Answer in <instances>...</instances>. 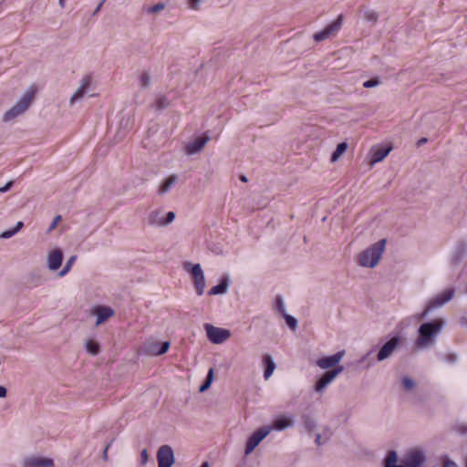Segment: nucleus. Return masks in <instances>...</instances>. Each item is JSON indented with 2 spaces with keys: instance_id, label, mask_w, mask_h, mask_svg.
Listing matches in <instances>:
<instances>
[{
  "instance_id": "a19ab883",
  "label": "nucleus",
  "mask_w": 467,
  "mask_h": 467,
  "mask_svg": "<svg viewBox=\"0 0 467 467\" xmlns=\"http://www.w3.org/2000/svg\"><path fill=\"white\" fill-rule=\"evenodd\" d=\"M445 360L449 363H455L458 360V357L455 354H449Z\"/></svg>"
},
{
  "instance_id": "6ab92c4d",
  "label": "nucleus",
  "mask_w": 467,
  "mask_h": 467,
  "mask_svg": "<svg viewBox=\"0 0 467 467\" xmlns=\"http://www.w3.org/2000/svg\"><path fill=\"white\" fill-rule=\"evenodd\" d=\"M62 259H63V254L60 250L56 249V250L51 251L49 253L48 258H47L48 267L51 270H57L61 266Z\"/></svg>"
},
{
  "instance_id": "8fccbe9b",
  "label": "nucleus",
  "mask_w": 467,
  "mask_h": 467,
  "mask_svg": "<svg viewBox=\"0 0 467 467\" xmlns=\"http://www.w3.org/2000/svg\"><path fill=\"white\" fill-rule=\"evenodd\" d=\"M6 396V389L5 387L0 386V398H4Z\"/></svg>"
},
{
  "instance_id": "864d4df0",
  "label": "nucleus",
  "mask_w": 467,
  "mask_h": 467,
  "mask_svg": "<svg viewBox=\"0 0 467 467\" xmlns=\"http://www.w3.org/2000/svg\"><path fill=\"white\" fill-rule=\"evenodd\" d=\"M385 244H386V240L381 239V253L384 251Z\"/></svg>"
},
{
  "instance_id": "f03ea898",
  "label": "nucleus",
  "mask_w": 467,
  "mask_h": 467,
  "mask_svg": "<svg viewBox=\"0 0 467 467\" xmlns=\"http://www.w3.org/2000/svg\"><path fill=\"white\" fill-rule=\"evenodd\" d=\"M36 92V90L35 87H30V88L24 94L21 99L12 109L5 112L4 120H10L26 111L31 104Z\"/></svg>"
},
{
  "instance_id": "7c9ffc66",
  "label": "nucleus",
  "mask_w": 467,
  "mask_h": 467,
  "mask_svg": "<svg viewBox=\"0 0 467 467\" xmlns=\"http://www.w3.org/2000/svg\"><path fill=\"white\" fill-rule=\"evenodd\" d=\"M284 317L286 321V324L288 325V327L291 328V329H296V326H297V321L295 317H293L292 316L290 315H287V314H284Z\"/></svg>"
},
{
  "instance_id": "f3484780",
  "label": "nucleus",
  "mask_w": 467,
  "mask_h": 467,
  "mask_svg": "<svg viewBox=\"0 0 467 467\" xmlns=\"http://www.w3.org/2000/svg\"><path fill=\"white\" fill-rule=\"evenodd\" d=\"M93 314L97 316L96 324L99 326L105 322L108 318L114 316V310L109 306H96L93 309Z\"/></svg>"
},
{
  "instance_id": "49530a36",
  "label": "nucleus",
  "mask_w": 467,
  "mask_h": 467,
  "mask_svg": "<svg viewBox=\"0 0 467 467\" xmlns=\"http://www.w3.org/2000/svg\"><path fill=\"white\" fill-rule=\"evenodd\" d=\"M443 467H458V466L454 462L448 460L444 462Z\"/></svg>"
},
{
  "instance_id": "09e8293b",
  "label": "nucleus",
  "mask_w": 467,
  "mask_h": 467,
  "mask_svg": "<svg viewBox=\"0 0 467 467\" xmlns=\"http://www.w3.org/2000/svg\"><path fill=\"white\" fill-rule=\"evenodd\" d=\"M211 385L210 381L205 380V382L200 387V391L206 390Z\"/></svg>"
},
{
  "instance_id": "2eb2a0df",
  "label": "nucleus",
  "mask_w": 467,
  "mask_h": 467,
  "mask_svg": "<svg viewBox=\"0 0 467 467\" xmlns=\"http://www.w3.org/2000/svg\"><path fill=\"white\" fill-rule=\"evenodd\" d=\"M342 367L337 368L333 370L326 372L323 377L317 382L316 390L321 391L327 384H329L340 372Z\"/></svg>"
},
{
  "instance_id": "a878e982",
  "label": "nucleus",
  "mask_w": 467,
  "mask_h": 467,
  "mask_svg": "<svg viewBox=\"0 0 467 467\" xmlns=\"http://www.w3.org/2000/svg\"><path fill=\"white\" fill-rule=\"evenodd\" d=\"M348 150V143L347 142H341L339 143L335 151L332 153L331 156V162H336L338 161V159L347 151Z\"/></svg>"
},
{
  "instance_id": "4468645a",
  "label": "nucleus",
  "mask_w": 467,
  "mask_h": 467,
  "mask_svg": "<svg viewBox=\"0 0 467 467\" xmlns=\"http://www.w3.org/2000/svg\"><path fill=\"white\" fill-rule=\"evenodd\" d=\"M400 342V338L398 336H394L381 346V360L390 357L399 347Z\"/></svg>"
},
{
  "instance_id": "b1692460",
  "label": "nucleus",
  "mask_w": 467,
  "mask_h": 467,
  "mask_svg": "<svg viewBox=\"0 0 467 467\" xmlns=\"http://www.w3.org/2000/svg\"><path fill=\"white\" fill-rule=\"evenodd\" d=\"M398 459L399 457L397 451H389L387 458L385 459L384 467H401V462L398 463Z\"/></svg>"
},
{
  "instance_id": "37998d69",
  "label": "nucleus",
  "mask_w": 467,
  "mask_h": 467,
  "mask_svg": "<svg viewBox=\"0 0 467 467\" xmlns=\"http://www.w3.org/2000/svg\"><path fill=\"white\" fill-rule=\"evenodd\" d=\"M13 185V182H8L5 186L0 188V192H7Z\"/></svg>"
},
{
  "instance_id": "f704fd0d",
  "label": "nucleus",
  "mask_w": 467,
  "mask_h": 467,
  "mask_svg": "<svg viewBox=\"0 0 467 467\" xmlns=\"http://www.w3.org/2000/svg\"><path fill=\"white\" fill-rule=\"evenodd\" d=\"M379 161V148L373 147L371 163L374 164Z\"/></svg>"
},
{
  "instance_id": "4be33fe9",
  "label": "nucleus",
  "mask_w": 467,
  "mask_h": 467,
  "mask_svg": "<svg viewBox=\"0 0 467 467\" xmlns=\"http://www.w3.org/2000/svg\"><path fill=\"white\" fill-rule=\"evenodd\" d=\"M229 285V281L227 277H224L221 280L220 284L217 285H214L212 287L209 291V295L214 296V295H221L224 294L227 291Z\"/></svg>"
},
{
  "instance_id": "052dcab7",
  "label": "nucleus",
  "mask_w": 467,
  "mask_h": 467,
  "mask_svg": "<svg viewBox=\"0 0 467 467\" xmlns=\"http://www.w3.org/2000/svg\"><path fill=\"white\" fill-rule=\"evenodd\" d=\"M157 219H163L161 213L159 216H157Z\"/></svg>"
},
{
  "instance_id": "13d9d810",
  "label": "nucleus",
  "mask_w": 467,
  "mask_h": 467,
  "mask_svg": "<svg viewBox=\"0 0 467 467\" xmlns=\"http://www.w3.org/2000/svg\"><path fill=\"white\" fill-rule=\"evenodd\" d=\"M108 449H109V446H107V447L105 448V451H104V455H105V456L107 455Z\"/></svg>"
},
{
  "instance_id": "680f3d73",
  "label": "nucleus",
  "mask_w": 467,
  "mask_h": 467,
  "mask_svg": "<svg viewBox=\"0 0 467 467\" xmlns=\"http://www.w3.org/2000/svg\"><path fill=\"white\" fill-rule=\"evenodd\" d=\"M465 467H467V459H466V462H465Z\"/></svg>"
},
{
  "instance_id": "cd10ccee",
  "label": "nucleus",
  "mask_w": 467,
  "mask_h": 467,
  "mask_svg": "<svg viewBox=\"0 0 467 467\" xmlns=\"http://www.w3.org/2000/svg\"><path fill=\"white\" fill-rule=\"evenodd\" d=\"M86 348L88 353H90L94 356L99 354V345L92 339L88 340V342L86 344Z\"/></svg>"
},
{
  "instance_id": "39448f33",
  "label": "nucleus",
  "mask_w": 467,
  "mask_h": 467,
  "mask_svg": "<svg viewBox=\"0 0 467 467\" xmlns=\"http://www.w3.org/2000/svg\"><path fill=\"white\" fill-rule=\"evenodd\" d=\"M379 260V242L363 251L358 257V263L363 267H374Z\"/></svg>"
},
{
  "instance_id": "4d7b16f0",
  "label": "nucleus",
  "mask_w": 467,
  "mask_h": 467,
  "mask_svg": "<svg viewBox=\"0 0 467 467\" xmlns=\"http://www.w3.org/2000/svg\"><path fill=\"white\" fill-rule=\"evenodd\" d=\"M64 3H65V0H59V4L60 5L63 7L64 6Z\"/></svg>"
},
{
  "instance_id": "aec40b11",
  "label": "nucleus",
  "mask_w": 467,
  "mask_h": 467,
  "mask_svg": "<svg viewBox=\"0 0 467 467\" xmlns=\"http://www.w3.org/2000/svg\"><path fill=\"white\" fill-rule=\"evenodd\" d=\"M90 83H91V76H89V75L85 76L82 79L81 86L77 89V91L71 97V99H70L71 104H73L75 101H77L78 99H81L84 96L86 89L88 88Z\"/></svg>"
},
{
  "instance_id": "c03bdc74",
  "label": "nucleus",
  "mask_w": 467,
  "mask_h": 467,
  "mask_svg": "<svg viewBox=\"0 0 467 467\" xmlns=\"http://www.w3.org/2000/svg\"><path fill=\"white\" fill-rule=\"evenodd\" d=\"M140 456H141L142 463H143V464H144V463H146V462H147V461H148V452H147V451H146V450H143V451H141V455H140Z\"/></svg>"
},
{
  "instance_id": "ddd939ff",
  "label": "nucleus",
  "mask_w": 467,
  "mask_h": 467,
  "mask_svg": "<svg viewBox=\"0 0 467 467\" xmlns=\"http://www.w3.org/2000/svg\"><path fill=\"white\" fill-rule=\"evenodd\" d=\"M160 214L161 211L151 212L149 215V223L151 225L163 226L171 223L175 218V213L173 212L167 213L165 219H157V216Z\"/></svg>"
},
{
  "instance_id": "f8f14e48",
  "label": "nucleus",
  "mask_w": 467,
  "mask_h": 467,
  "mask_svg": "<svg viewBox=\"0 0 467 467\" xmlns=\"http://www.w3.org/2000/svg\"><path fill=\"white\" fill-rule=\"evenodd\" d=\"M209 140H210V137L206 134H203L202 136L198 137L197 139H195L193 141L190 142L186 146V152L190 155L199 152L200 150H202L204 148V146L209 141Z\"/></svg>"
},
{
  "instance_id": "de8ad7c7",
  "label": "nucleus",
  "mask_w": 467,
  "mask_h": 467,
  "mask_svg": "<svg viewBox=\"0 0 467 467\" xmlns=\"http://www.w3.org/2000/svg\"><path fill=\"white\" fill-rule=\"evenodd\" d=\"M211 385L210 381L205 380V382L200 387V391L206 390Z\"/></svg>"
},
{
  "instance_id": "1a4fd4ad",
  "label": "nucleus",
  "mask_w": 467,
  "mask_h": 467,
  "mask_svg": "<svg viewBox=\"0 0 467 467\" xmlns=\"http://www.w3.org/2000/svg\"><path fill=\"white\" fill-rule=\"evenodd\" d=\"M271 426L260 428L249 438L245 447V454H250L254 448L270 433Z\"/></svg>"
},
{
  "instance_id": "7ed1b4c3",
  "label": "nucleus",
  "mask_w": 467,
  "mask_h": 467,
  "mask_svg": "<svg viewBox=\"0 0 467 467\" xmlns=\"http://www.w3.org/2000/svg\"><path fill=\"white\" fill-rule=\"evenodd\" d=\"M455 295V290L453 288H447L442 292L432 297L428 305L426 306L424 311L421 313L420 317L425 318L434 309L440 308L448 303Z\"/></svg>"
},
{
  "instance_id": "bf43d9fd",
  "label": "nucleus",
  "mask_w": 467,
  "mask_h": 467,
  "mask_svg": "<svg viewBox=\"0 0 467 467\" xmlns=\"http://www.w3.org/2000/svg\"><path fill=\"white\" fill-rule=\"evenodd\" d=\"M241 180H242L243 182H246V178H245V176H241Z\"/></svg>"
},
{
  "instance_id": "5701e85b",
  "label": "nucleus",
  "mask_w": 467,
  "mask_h": 467,
  "mask_svg": "<svg viewBox=\"0 0 467 467\" xmlns=\"http://www.w3.org/2000/svg\"><path fill=\"white\" fill-rule=\"evenodd\" d=\"M177 182L176 175L169 176L160 186L159 193L163 194L170 191L171 187Z\"/></svg>"
},
{
  "instance_id": "6e6552de",
  "label": "nucleus",
  "mask_w": 467,
  "mask_h": 467,
  "mask_svg": "<svg viewBox=\"0 0 467 467\" xmlns=\"http://www.w3.org/2000/svg\"><path fill=\"white\" fill-rule=\"evenodd\" d=\"M343 16L339 15L337 18L327 25L323 30L314 35V39L317 42L323 41L329 38L331 36H335L342 26Z\"/></svg>"
},
{
  "instance_id": "f257e3e1",
  "label": "nucleus",
  "mask_w": 467,
  "mask_h": 467,
  "mask_svg": "<svg viewBox=\"0 0 467 467\" xmlns=\"http://www.w3.org/2000/svg\"><path fill=\"white\" fill-rule=\"evenodd\" d=\"M443 327L442 319H435L421 324L418 329L419 337L414 343L415 348L425 350L432 348L436 344L437 337L442 331Z\"/></svg>"
},
{
  "instance_id": "a18cd8bd",
  "label": "nucleus",
  "mask_w": 467,
  "mask_h": 467,
  "mask_svg": "<svg viewBox=\"0 0 467 467\" xmlns=\"http://www.w3.org/2000/svg\"><path fill=\"white\" fill-rule=\"evenodd\" d=\"M213 379V369L210 368L209 371H208V374H207L206 380L210 381L212 383Z\"/></svg>"
},
{
  "instance_id": "58836bf2",
  "label": "nucleus",
  "mask_w": 467,
  "mask_h": 467,
  "mask_svg": "<svg viewBox=\"0 0 467 467\" xmlns=\"http://www.w3.org/2000/svg\"><path fill=\"white\" fill-rule=\"evenodd\" d=\"M202 0H189L188 5L189 7L194 10H197L199 8V5Z\"/></svg>"
},
{
  "instance_id": "c85d7f7f",
  "label": "nucleus",
  "mask_w": 467,
  "mask_h": 467,
  "mask_svg": "<svg viewBox=\"0 0 467 467\" xmlns=\"http://www.w3.org/2000/svg\"><path fill=\"white\" fill-rule=\"evenodd\" d=\"M77 260V255H72L67 262L66 265L63 267V269L59 272V276L66 275L71 269L72 265L75 264Z\"/></svg>"
},
{
  "instance_id": "603ef678",
  "label": "nucleus",
  "mask_w": 467,
  "mask_h": 467,
  "mask_svg": "<svg viewBox=\"0 0 467 467\" xmlns=\"http://www.w3.org/2000/svg\"><path fill=\"white\" fill-rule=\"evenodd\" d=\"M320 440H321V435L317 434V437H316V442H317V444H318V445H319V444L321 443V442H320Z\"/></svg>"
},
{
  "instance_id": "79ce46f5",
  "label": "nucleus",
  "mask_w": 467,
  "mask_h": 467,
  "mask_svg": "<svg viewBox=\"0 0 467 467\" xmlns=\"http://www.w3.org/2000/svg\"><path fill=\"white\" fill-rule=\"evenodd\" d=\"M277 309L280 313H282L283 315L285 314V306H284V304L282 302V299L281 298H278L277 299Z\"/></svg>"
},
{
  "instance_id": "473e14b6",
  "label": "nucleus",
  "mask_w": 467,
  "mask_h": 467,
  "mask_svg": "<svg viewBox=\"0 0 467 467\" xmlns=\"http://www.w3.org/2000/svg\"><path fill=\"white\" fill-rule=\"evenodd\" d=\"M304 425L308 431H313L315 428V422L308 417L304 418Z\"/></svg>"
},
{
  "instance_id": "2f4dec72",
  "label": "nucleus",
  "mask_w": 467,
  "mask_h": 467,
  "mask_svg": "<svg viewBox=\"0 0 467 467\" xmlns=\"http://www.w3.org/2000/svg\"><path fill=\"white\" fill-rule=\"evenodd\" d=\"M168 106V102L165 97H159L155 101V107L157 109H164Z\"/></svg>"
},
{
  "instance_id": "0eeeda50",
  "label": "nucleus",
  "mask_w": 467,
  "mask_h": 467,
  "mask_svg": "<svg viewBox=\"0 0 467 467\" xmlns=\"http://www.w3.org/2000/svg\"><path fill=\"white\" fill-rule=\"evenodd\" d=\"M170 342L165 341L161 343L155 339H148L143 346L142 351L145 355L160 356L166 353L170 348Z\"/></svg>"
},
{
  "instance_id": "ea45409f",
  "label": "nucleus",
  "mask_w": 467,
  "mask_h": 467,
  "mask_svg": "<svg viewBox=\"0 0 467 467\" xmlns=\"http://www.w3.org/2000/svg\"><path fill=\"white\" fill-rule=\"evenodd\" d=\"M392 150V147L384 148L381 146V161L389 154Z\"/></svg>"
},
{
  "instance_id": "423d86ee",
  "label": "nucleus",
  "mask_w": 467,
  "mask_h": 467,
  "mask_svg": "<svg viewBox=\"0 0 467 467\" xmlns=\"http://www.w3.org/2000/svg\"><path fill=\"white\" fill-rule=\"evenodd\" d=\"M204 327L207 337L213 344H222L231 337V332L228 329L217 327L211 324H206Z\"/></svg>"
},
{
  "instance_id": "9d476101",
  "label": "nucleus",
  "mask_w": 467,
  "mask_h": 467,
  "mask_svg": "<svg viewBox=\"0 0 467 467\" xmlns=\"http://www.w3.org/2000/svg\"><path fill=\"white\" fill-rule=\"evenodd\" d=\"M190 273L193 279L194 287L198 296H202L205 288V278L199 264L191 266Z\"/></svg>"
},
{
  "instance_id": "20e7f679",
  "label": "nucleus",
  "mask_w": 467,
  "mask_h": 467,
  "mask_svg": "<svg viewBox=\"0 0 467 467\" xmlns=\"http://www.w3.org/2000/svg\"><path fill=\"white\" fill-rule=\"evenodd\" d=\"M426 460V451L422 448H411L401 458V467H422Z\"/></svg>"
},
{
  "instance_id": "bb28decb",
  "label": "nucleus",
  "mask_w": 467,
  "mask_h": 467,
  "mask_svg": "<svg viewBox=\"0 0 467 467\" xmlns=\"http://www.w3.org/2000/svg\"><path fill=\"white\" fill-rule=\"evenodd\" d=\"M23 226H24L23 222H18L15 228L3 232L0 234V237L3 239H8V238L12 237L13 235H15L17 232H19L23 228Z\"/></svg>"
},
{
  "instance_id": "a211bd4d",
  "label": "nucleus",
  "mask_w": 467,
  "mask_h": 467,
  "mask_svg": "<svg viewBox=\"0 0 467 467\" xmlns=\"http://www.w3.org/2000/svg\"><path fill=\"white\" fill-rule=\"evenodd\" d=\"M25 467H53L54 463L51 459L40 457H29L24 462Z\"/></svg>"
},
{
  "instance_id": "c9c22d12",
  "label": "nucleus",
  "mask_w": 467,
  "mask_h": 467,
  "mask_svg": "<svg viewBox=\"0 0 467 467\" xmlns=\"http://www.w3.org/2000/svg\"><path fill=\"white\" fill-rule=\"evenodd\" d=\"M140 82L142 87H147L150 84V76L144 72L140 75Z\"/></svg>"
},
{
  "instance_id": "393cba45",
  "label": "nucleus",
  "mask_w": 467,
  "mask_h": 467,
  "mask_svg": "<svg viewBox=\"0 0 467 467\" xmlns=\"http://www.w3.org/2000/svg\"><path fill=\"white\" fill-rule=\"evenodd\" d=\"M292 425V420L287 417H280L276 419L274 422L272 429H275L277 431H282Z\"/></svg>"
},
{
  "instance_id": "72a5a7b5",
  "label": "nucleus",
  "mask_w": 467,
  "mask_h": 467,
  "mask_svg": "<svg viewBox=\"0 0 467 467\" xmlns=\"http://www.w3.org/2000/svg\"><path fill=\"white\" fill-rule=\"evenodd\" d=\"M165 7V5L162 4V3H158L152 6H150L149 9H148V12L149 13H157V12H160L161 10H163Z\"/></svg>"
},
{
  "instance_id": "4c0bfd02",
  "label": "nucleus",
  "mask_w": 467,
  "mask_h": 467,
  "mask_svg": "<svg viewBox=\"0 0 467 467\" xmlns=\"http://www.w3.org/2000/svg\"><path fill=\"white\" fill-rule=\"evenodd\" d=\"M60 221H61V216L60 215H57L53 219V222H52V223L50 224V226L48 228V232L53 231L57 226V224L60 223Z\"/></svg>"
},
{
  "instance_id": "e433bc0d",
  "label": "nucleus",
  "mask_w": 467,
  "mask_h": 467,
  "mask_svg": "<svg viewBox=\"0 0 467 467\" xmlns=\"http://www.w3.org/2000/svg\"><path fill=\"white\" fill-rule=\"evenodd\" d=\"M379 84V80L377 78L367 80L363 83L364 88H372L376 87Z\"/></svg>"
},
{
  "instance_id": "dca6fc26",
  "label": "nucleus",
  "mask_w": 467,
  "mask_h": 467,
  "mask_svg": "<svg viewBox=\"0 0 467 467\" xmlns=\"http://www.w3.org/2000/svg\"><path fill=\"white\" fill-rule=\"evenodd\" d=\"M345 352L339 351L332 356L320 358L317 361V364L321 368H328L336 366L343 358Z\"/></svg>"
},
{
  "instance_id": "c756f323",
  "label": "nucleus",
  "mask_w": 467,
  "mask_h": 467,
  "mask_svg": "<svg viewBox=\"0 0 467 467\" xmlns=\"http://www.w3.org/2000/svg\"><path fill=\"white\" fill-rule=\"evenodd\" d=\"M402 387L405 390H412L415 387V381L410 377H404L401 380Z\"/></svg>"
},
{
  "instance_id": "412c9836",
  "label": "nucleus",
  "mask_w": 467,
  "mask_h": 467,
  "mask_svg": "<svg viewBox=\"0 0 467 467\" xmlns=\"http://www.w3.org/2000/svg\"><path fill=\"white\" fill-rule=\"evenodd\" d=\"M263 363L265 367V372H264V378L265 379H268L272 376L274 370L275 369V364L272 357L268 354L264 355Z\"/></svg>"
},
{
  "instance_id": "6e6d98bb",
  "label": "nucleus",
  "mask_w": 467,
  "mask_h": 467,
  "mask_svg": "<svg viewBox=\"0 0 467 467\" xmlns=\"http://www.w3.org/2000/svg\"><path fill=\"white\" fill-rule=\"evenodd\" d=\"M101 5H102V3H100V4L99 5V6L97 7V9H96L95 13H97V12H99V9H100Z\"/></svg>"
},
{
  "instance_id": "9b49d317",
  "label": "nucleus",
  "mask_w": 467,
  "mask_h": 467,
  "mask_svg": "<svg viewBox=\"0 0 467 467\" xmlns=\"http://www.w3.org/2000/svg\"><path fill=\"white\" fill-rule=\"evenodd\" d=\"M158 467H171L174 462L173 451L169 445H162L157 452Z\"/></svg>"
},
{
  "instance_id": "3c124183",
  "label": "nucleus",
  "mask_w": 467,
  "mask_h": 467,
  "mask_svg": "<svg viewBox=\"0 0 467 467\" xmlns=\"http://www.w3.org/2000/svg\"><path fill=\"white\" fill-rule=\"evenodd\" d=\"M425 142H427V139H426V138H421V139L419 140L418 144H419V145H422V144H424Z\"/></svg>"
},
{
  "instance_id": "5fc2aeb1",
  "label": "nucleus",
  "mask_w": 467,
  "mask_h": 467,
  "mask_svg": "<svg viewBox=\"0 0 467 467\" xmlns=\"http://www.w3.org/2000/svg\"><path fill=\"white\" fill-rule=\"evenodd\" d=\"M201 467H210L209 462H204L201 465Z\"/></svg>"
}]
</instances>
